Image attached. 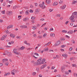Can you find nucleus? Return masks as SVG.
Masks as SVG:
<instances>
[{"label":"nucleus","mask_w":77,"mask_h":77,"mask_svg":"<svg viewBox=\"0 0 77 77\" xmlns=\"http://www.w3.org/2000/svg\"><path fill=\"white\" fill-rule=\"evenodd\" d=\"M6 2H4L3 4V6H5V5H6Z\"/></svg>","instance_id":"obj_47"},{"label":"nucleus","mask_w":77,"mask_h":77,"mask_svg":"<svg viewBox=\"0 0 77 77\" xmlns=\"http://www.w3.org/2000/svg\"><path fill=\"white\" fill-rule=\"evenodd\" d=\"M55 36V35L54 33L51 34V36L53 38Z\"/></svg>","instance_id":"obj_25"},{"label":"nucleus","mask_w":77,"mask_h":77,"mask_svg":"<svg viewBox=\"0 0 77 77\" xmlns=\"http://www.w3.org/2000/svg\"><path fill=\"white\" fill-rule=\"evenodd\" d=\"M5 53L6 54L7 56H9V57H11V56H12V54H11V53L8 52L6 51H5Z\"/></svg>","instance_id":"obj_3"},{"label":"nucleus","mask_w":77,"mask_h":77,"mask_svg":"<svg viewBox=\"0 0 77 77\" xmlns=\"http://www.w3.org/2000/svg\"><path fill=\"white\" fill-rule=\"evenodd\" d=\"M29 12L33 13V10L30 9L29 11Z\"/></svg>","instance_id":"obj_42"},{"label":"nucleus","mask_w":77,"mask_h":77,"mask_svg":"<svg viewBox=\"0 0 77 77\" xmlns=\"http://www.w3.org/2000/svg\"><path fill=\"white\" fill-rule=\"evenodd\" d=\"M3 20L0 19V23H3Z\"/></svg>","instance_id":"obj_46"},{"label":"nucleus","mask_w":77,"mask_h":77,"mask_svg":"<svg viewBox=\"0 0 77 77\" xmlns=\"http://www.w3.org/2000/svg\"><path fill=\"white\" fill-rule=\"evenodd\" d=\"M24 28H26V29H27V26L24 25Z\"/></svg>","instance_id":"obj_62"},{"label":"nucleus","mask_w":77,"mask_h":77,"mask_svg":"<svg viewBox=\"0 0 77 77\" xmlns=\"http://www.w3.org/2000/svg\"><path fill=\"white\" fill-rule=\"evenodd\" d=\"M17 49L16 48H14L13 50V53H14V52H17Z\"/></svg>","instance_id":"obj_26"},{"label":"nucleus","mask_w":77,"mask_h":77,"mask_svg":"<svg viewBox=\"0 0 77 77\" xmlns=\"http://www.w3.org/2000/svg\"><path fill=\"white\" fill-rule=\"evenodd\" d=\"M62 33H67V31L66 30H63L62 31Z\"/></svg>","instance_id":"obj_28"},{"label":"nucleus","mask_w":77,"mask_h":77,"mask_svg":"<svg viewBox=\"0 0 77 77\" xmlns=\"http://www.w3.org/2000/svg\"><path fill=\"white\" fill-rule=\"evenodd\" d=\"M62 55V56H63L64 57H65L66 59L67 58V57H68V55L66 54H64Z\"/></svg>","instance_id":"obj_13"},{"label":"nucleus","mask_w":77,"mask_h":77,"mask_svg":"<svg viewBox=\"0 0 77 77\" xmlns=\"http://www.w3.org/2000/svg\"><path fill=\"white\" fill-rule=\"evenodd\" d=\"M10 74H11L10 72H8L6 73H5L4 74V76L6 77V76H7V75H10Z\"/></svg>","instance_id":"obj_20"},{"label":"nucleus","mask_w":77,"mask_h":77,"mask_svg":"<svg viewBox=\"0 0 77 77\" xmlns=\"http://www.w3.org/2000/svg\"><path fill=\"white\" fill-rule=\"evenodd\" d=\"M42 77V74H39V77Z\"/></svg>","instance_id":"obj_53"},{"label":"nucleus","mask_w":77,"mask_h":77,"mask_svg":"<svg viewBox=\"0 0 77 77\" xmlns=\"http://www.w3.org/2000/svg\"><path fill=\"white\" fill-rule=\"evenodd\" d=\"M73 33V31L72 30H69V31H68L67 33L68 34H72V33Z\"/></svg>","instance_id":"obj_11"},{"label":"nucleus","mask_w":77,"mask_h":77,"mask_svg":"<svg viewBox=\"0 0 77 77\" xmlns=\"http://www.w3.org/2000/svg\"><path fill=\"white\" fill-rule=\"evenodd\" d=\"M57 4H58V3H57V2H55L53 4V5L54 6H56V5H57Z\"/></svg>","instance_id":"obj_18"},{"label":"nucleus","mask_w":77,"mask_h":77,"mask_svg":"<svg viewBox=\"0 0 77 77\" xmlns=\"http://www.w3.org/2000/svg\"><path fill=\"white\" fill-rule=\"evenodd\" d=\"M43 67V68H44L45 67V66H47V64H45V65H42Z\"/></svg>","instance_id":"obj_38"},{"label":"nucleus","mask_w":77,"mask_h":77,"mask_svg":"<svg viewBox=\"0 0 77 77\" xmlns=\"http://www.w3.org/2000/svg\"><path fill=\"white\" fill-rule=\"evenodd\" d=\"M54 68H55V67H54V66H52L51 67V69H54Z\"/></svg>","instance_id":"obj_55"},{"label":"nucleus","mask_w":77,"mask_h":77,"mask_svg":"<svg viewBox=\"0 0 77 77\" xmlns=\"http://www.w3.org/2000/svg\"><path fill=\"white\" fill-rule=\"evenodd\" d=\"M36 35L35 34L33 35V36L34 38H36Z\"/></svg>","instance_id":"obj_41"},{"label":"nucleus","mask_w":77,"mask_h":77,"mask_svg":"<svg viewBox=\"0 0 77 77\" xmlns=\"http://www.w3.org/2000/svg\"><path fill=\"white\" fill-rule=\"evenodd\" d=\"M32 28L34 30H35V29H37V28H36V26H33L32 27Z\"/></svg>","instance_id":"obj_22"},{"label":"nucleus","mask_w":77,"mask_h":77,"mask_svg":"<svg viewBox=\"0 0 77 77\" xmlns=\"http://www.w3.org/2000/svg\"><path fill=\"white\" fill-rule=\"evenodd\" d=\"M42 38V36H41V35H39L38 37V38H39V39H41V38Z\"/></svg>","instance_id":"obj_40"},{"label":"nucleus","mask_w":77,"mask_h":77,"mask_svg":"<svg viewBox=\"0 0 77 77\" xmlns=\"http://www.w3.org/2000/svg\"><path fill=\"white\" fill-rule=\"evenodd\" d=\"M48 47L45 48L43 49L44 51H48Z\"/></svg>","instance_id":"obj_16"},{"label":"nucleus","mask_w":77,"mask_h":77,"mask_svg":"<svg viewBox=\"0 0 77 77\" xmlns=\"http://www.w3.org/2000/svg\"><path fill=\"white\" fill-rule=\"evenodd\" d=\"M39 13V9H37L35 10V12L34 13L35 14H38Z\"/></svg>","instance_id":"obj_10"},{"label":"nucleus","mask_w":77,"mask_h":77,"mask_svg":"<svg viewBox=\"0 0 77 77\" xmlns=\"http://www.w3.org/2000/svg\"><path fill=\"white\" fill-rule=\"evenodd\" d=\"M1 12L2 14H5V10L4 11H1Z\"/></svg>","instance_id":"obj_39"},{"label":"nucleus","mask_w":77,"mask_h":77,"mask_svg":"<svg viewBox=\"0 0 77 77\" xmlns=\"http://www.w3.org/2000/svg\"><path fill=\"white\" fill-rule=\"evenodd\" d=\"M36 62L34 63H33V66H36Z\"/></svg>","instance_id":"obj_54"},{"label":"nucleus","mask_w":77,"mask_h":77,"mask_svg":"<svg viewBox=\"0 0 77 77\" xmlns=\"http://www.w3.org/2000/svg\"><path fill=\"white\" fill-rule=\"evenodd\" d=\"M66 47V45H62L61 46V48H64V47Z\"/></svg>","instance_id":"obj_32"},{"label":"nucleus","mask_w":77,"mask_h":77,"mask_svg":"<svg viewBox=\"0 0 77 77\" xmlns=\"http://www.w3.org/2000/svg\"><path fill=\"white\" fill-rule=\"evenodd\" d=\"M65 66H66V65H63L62 66L61 70L62 72H64V71L65 70Z\"/></svg>","instance_id":"obj_2"},{"label":"nucleus","mask_w":77,"mask_h":77,"mask_svg":"<svg viewBox=\"0 0 77 77\" xmlns=\"http://www.w3.org/2000/svg\"><path fill=\"white\" fill-rule=\"evenodd\" d=\"M14 54H20L19 53L17 52H14Z\"/></svg>","instance_id":"obj_36"},{"label":"nucleus","mask_w":77,"mask_h":77,"mask_svg":"<svg viewBox=\"0 0 77 77\" xmlns=\"http://www.w3.org/2000/svg\"><path fill=\"white\" fill-rule=\"evenodd\" d=\"M42 60V58H40L39 59L37 60V62H36V65H41L42 64H44V62H41V60Z\"/></svg>","instance_id":"obj_1"},{"label":"nucleus","mask_w":77,"mask_h":77,"mask_svg":"<svg viewBox=\"0 0 77 77\" xmlns=\"http://www.w3.org/2000/svg\"><path fill=\"white\" fill-rule=\"evenodd\" d=\"M45 25H46V23H45L44 24H43L42 25V26L41 27H43V26H45Z\"/></svg>","instance_id":"obj_56"},{"label":"nucleus","mask_w":77,"mask_h":77,"mask_svg":"<svg viewBox=\"0 0 77 77\" xmlns=\"http://www.w3.org/2000/svg\"><path fill=\"white\" fill-rule=\"evenodd\" d=\"M53 9H49V11L50 12H52V11H53Z\"/></svg>","instance_id":"obj_50"},{"label":"nucleus","mask_w":77,"mask_h":77,"mask_svg":"<svg viewBox=\"0 0 77 77\" xmlns=\"http://www.w3.org/2000/svg\"><path fill=\"white\" fill-rule=\"evenodd\" d=\"M29 20V19L27 17H26V18H24V19H23V21H28V20Z\"/></svg>","instance_id":"obj_24"},{"label":"nucleus","mask_w":77,"mask_h":77,"mask_svg":"<svg viewBox=\"0 0 77 77\" xmlns=\"http://www.w3.org/2000/svg\"><path fill=\"white\" fill-rule=\"evenodd\" d=\"M64 73L65 74H66V75L67 74V75H69V72H68L66 71Z\"/></svg>","instance_id":"obj_27"},{"label":"nucleus","mask_w":77,"mask_h":77,"mask_svg":"<svg viewBox=\"0 0 77 77\" xmlns=\"http://www.w3.org/2000/svg\"><path fill=\"white\" fill-rule=\"evenodd\" d=\"M72 15L75 17V18H77V11H75L73 12L72 14Z\"/></svg>","instance_id":"obj_5"},{"label":"nucleus","mask_w":77,"mask_h":77,"mask_svg":"<svg viewBox=\"0 0 77 77\" xmlns=\"http://www.w3.org/2000/svg\"><path fill=\"white\" fill-rule=\"evenodd\" d=\"M75 3H77V2H76V1L73 2L72 3V5H74V4H75Z\"/></svg>","instance_id":"obj_33"},{"label":"nucleus","mask_w":77,"mask_h":77,"mask_svg":"<svg viewBox=\"0 0 77 77\" xmlns=\"http://www.w3.org/2000/svg\"><path fill=\"white\" fill-rule=\"evenodd\" d=\"M16 38H17V39L18 38L19 39H21V37L20 36H17Z\"/></svg>","instance_id":"obj_45"},{"label":"nucleus","mask_w":77,"mask_h":77,"mask_svg":"<svg viewBox=\"0 0 77 77\" xmlns=\"http://www.w3.org/2000/svg\"><path fill=\"white\" fill-rule=\"evenodd\" d=\"M18 18L19 19H20L21 18V16H18Z\"/></svg>","instance_id":"obj_58"},{"label":"nucleus","mask_w":77,"mask_h":77,"mask_svg":"<svg viewBox=\"0 0 77 77\" xmlns=\"http://www.w3.org/2000/svg\"><path fill=\"white\" fill-rule=\"evenodd\" d=\"M54 29L53 28H51L50 29V31H51V30H53Z\"/></svg>","instance_id":"obj_64"},{"label":"nucleus","mask_w":77,"mask_h":77,"mask_svg":"<svg viewBox=\"0 0 77 77\" xmlns=\"http://www.w3.org/2000/svg\"><path fill=\"white\" fill-rule=\"evenodd\" d=\"M2 61H3V63H4V62L8 61V59H4L2 60Z\"/></svg>","instance_id":"obj_12"},{"label":"nucleus","mask_w":77,"mask_h":77,"mask_svg":"<svg viewBox=\"0 0 77 77\" xmlns=\"http://www.w3.org/2000/svg\"><path fill=\"white\" fill-rule=\"evenodd\" d=\"M29 11L27 10L25 12V14L26 15H29Z\"/></svg>","instance_id":"obj_21"},{"label":"nucleus","mask_w":77,"mask_h":77,"mask_svg":"<svg viewBox=\"0 0 77 77\" xmlns=\"http://www.w3.org/2000/svg\"><path fill=\"white\" fill-rule=\"evenodd\" d=\"M41 62H45V59L44 58L42 59V60H41Z\"/></svg>","instance_id":"obj_23"},{"label":"nucleus","mask_w":77,"mask_h":77,"mask_svg":"<svg viewBox=\"0 0 77 77\" xmlns=\"http://www.w3.org/2000/svg\"><path fill=\"white\" fill-rule=\"evenodd\" d=\"M48 45H48V43H47V44H45V45H44V46L45 47H47V46H48Z\"/></svg>","instance_id":"obj_48"},{"label":"nucleus","mask_w":77,"mask_h":77,"mask_svg":"<svg viewBox=\"0 0 77 77\" xmlns=\"http://www.w3.org/2000/svg\"><path fill=\"white\" fill-rule=\"evenodd\" d=\"M56 17H60V14H57L56 15Z\"/></svg>","instance_id":"obj_44"},{"label":"nucleus","mask_w":77,"mask_h":77,"mask_svg":"<svg viewBox=\"0 0 77 77\" xmlns=\"http://www.w3.org/2000/svg\"><path fill=\"white\" fill-rule=\"evenodd\" d=\"M24 44H26V45H27V41H26V40H25L24 41Z\"/></svg>","instance_id":"obj_43"},{"label":"nucleus","mask_w":77,"mask_h":77,"mask_svg":"<svg viewBox=\"0 0 77 77\" xmlns=\"http://www.w3.org/2000/svg\"><path fill=\"white\" fill-rule=\"evenodd\" d=\"M34 54H35V55H36L37 56H39V54H38L37 53H35Z\"/></svg>","instance_id":"obj_57"},{"label":"nucleus","mask_w":77,"mask_h":77,"mask_svg":"<svg viewBox=\"0 0 77 77\" xmlns=\"http://www.w3.org/2000/svg\"><path fill=\"white\" fill-rule=\"evenodd\" d=\"M30 7L31 8H33V6L32 5H30Z\"/></svg>","instance_id":"obj_60"},{"label":"nucleus","mask_w":77,"mask_h":77,"mask_svg":"<svg viewBox=\"0 0 77 77\" xmlns=\"http://www.w3.org/2000/svg\"><path fill=\"white\" fill-rule=\"evenodd\" d=\"M10 26V28H12V27H13V25H10V26Z\"/></svg>","instance_id":"obj_52"},{"label":"nucleus","mask_w":77,"mask_h":77,"mask_svg":"<svg viewBox=\"0 0 77 77\" xmlns=\"http://www.w3.org/2000/svg\"><path fill=\"white\" fill-rule=\"evenodd\" d=\"M25 47L22 46L21 48H19L18 49L19 51H20L21 50H23L24 49H25Z\"/></svg>","instance_id":"obj_7"},{"label":"nucleus","mask_w":77,"mask_h":77,"mask_svg":"<svg viewBox=\"0 0 77 77\" xmlns=\"http://www.w3.org/2000/svg\"><path fill=\"white\" fill-rule=\"evenodd\" d=\"M61 44V42L60 41V40H59L58 41L56 42L55 44H54V46L55 47H56L57 46H58V45H59L60 44Z\"/></svg>","instance_id":"obj_4"},{"label":"nucleus","mask_w":77,"mask_h":77,"mask_svg":"<svg viewBox=\"0 0 77 77\" xmlns=\"http://www.w3.org/2000/svg\"><path fill=\"white\" fill-rule=\"evenodd\" d=\"M8 64H9V62H7V63H5V65H6L7 66H8Z\"/></svg>","instance_id":"obj_37"},{"label":"nucleus","mask_w":77,"mask_h":77,"mask_svg":"<svg viewBox=\"0 0 77 77\" xmlns=\"http://www.w3.org/2000/svg\"><path fill=\"white\" fill-rule=\"evenodd\" d=\"M18 7H17V6H15L13 7L14 9H16V8H17Z\"/></svg>","instance_id":"obj_49"},{"label":"nucleus","mask_w":77,"mask_h":77,"mask_svg":"<svg viewBox=\"0 0 77 77\" xmlns=\"http://www.w3.org/2000/svg\"><path fill=\"white\" fill-rule=\"evenodd\" d=\"M12 71L13 72H14V73H17V72H18V70L14 69L12 70Z\"/></svg>","instance_id":"obj_19"},{"label":"nucleus","mask_w":77,"mask_h":77,"mask_svg":"<svg viewBox=\"0 0 77 77\" xmlns=\"http://www.w3.org/2000/svg\"><path fill=\"white\" fill-rule=\"evenodd\" d=\"M51 3V1L50 0H48V2L47 4H49Z\"/></svg>","instance_id":"obj_34"},{"label":"nucleus","mask_w":77,"mask_h":77,"mask_svg":"<svg viewBox=\"0 0 77 77\" xmlns=\"http://www.w3.org/2000/svg\"><path fill=\"white\" fill-rule=\"evenodd\" d=\"M31 63H35V61L34 60H32L31 61Z\"/></svg>","instance_id":"obj_63"},{"label":"nucleus","mask_w":77,"mask_h":77,"mask_svg":"<svg viewBox=\"0 0 77 77\" xmlns=\"http://www.w3.org/2000/svg\"><path fill=\"white\" fill-rule=\"evenodd\" d=\"M65 7H66V5H64L63 6H61L60 8L61 9H65Z\"/></svg>","instance_id":"obj_17"},{"label":"nucleus","mask_w":77,"mask_h":77,"mask_svg":"<svg viewBox=\"0 0 77 77\" xmlns=\"http://www.w3.org/2000/svg\"><path fill=\"white\" fill-rule=\"evenodd\" d=\"M65 37L66 38H69V37L68 36V35H65Z\"/></svg>","instance_id":"obj_61"},{"label":"nucleus","mask_w":77,"mask_h":77,"mask_svg":"<svg viewBox=\"0 0 77 77\" xmlns=\"http://www.w3.org/2000/svg\"><path fill=\"white\" fill-rule=\"evenodd\" d=\"M36 73L35 72H33L32 73V75H34L35 76L36 75Z\"/></svg>","instance_id":"obj_30"},{"label":"nucleus","mask_w":77,"mask_h":77,"mask_svg":"<svg viewBox=\"0 0 77 77\" xmlns=\"http://www.w3.org/2000/svg\"><path fill=\"white\" fill-rule=\"evenodd\" d=\"M7 37V35H5L2 36V37L1 38V40H4V39H5V38H6V37Z\"/></svg>","instance_id":"obj_9"},{"label":"nucleus","mask_w":77,"mask_h":77,"mask_svg":"<svg viewBox=\"0 0 77 77\" xmlns=\"http://www.w3.org/2000/svg\"><path fill=\"white\" fill-rule=\"evenodd\" d=\"M47 35V34L46 33H44L43 35V38H45V37Z\"/></svg>","instance_id":"obj_31"},{"label":"nucleus","mask_w":77,"mask_h":77,"mask_svg":"<svg viewBox=\"0 0 77 77\" xmlns=\"http://www.w3.org/2000/svg\"><path fill=\"white\" fill-rule=\"evenodd\" d=\"M7 14L8 15H11L12 14V12L11 11H8L7 12Z\"/></svg>","instance_id":"obj_8"},{"label":"nucleus","mask_w":77,"mask_h":77,"mask_svg":"<svg viewBox=\"0 0 77 77\" xmlns=\"http://www.w3.org/2000/svg\"><path fill=\"white\" fill-rule=\"evenodd\" d=\"M74 17H74V16H73V15L72 14V15L71 16V17H70V20H74Z\"/></svg>","instance_id":"obj_14"},{"label":"nucleus","mask_w":77,"mask_h":77,"mask_svg":"<svg viewBox=\"0 0 77 77\" xmlns=\"http://www.w3.org/2000/svg\"><path fill=\"white\" fill-rule=\"evenodd\" d=\"M35 18H36V17L34 16H32L31 18V19H32V20H35Z\"/></svg>","instance_id":"obj_29"},{"label":"nucleus","mask_w":77,"mask_h":77,"mask_svg":"<svg viewBox=\"0 0 77 77\" xmlns=\"http://www.w3.org/2000/svg\"><path fill=\"white\" fill-rule=\"evenodd\" d=\"M11 74L13 75H15V73L14 72H13V71L11 72Z\"/></svg>","instance_id":"obj_59"},{"label":"nucleus","mask_w":77,"mask_h":77,"mask_svg":"<svg viewBox=\"0 0 77 77\" xmlns=\"http://www.w3.org/2000/svg\"><path fill=\"white\" fill-rule=\"evenodd\" d=\"M56 77H61V75L59 74L57 75Z\"/></svg>","instance_id":"obj_35"},{"label":"nucleus","mask_w":77,"mask_h":77,"mask_svg":"<svg viewBox=\"0 0 77 77\" xmlns=\"http://www.w3.org/2000/svg\"><path fill=\"white\" fill-rule=\"evenodd\" d=\"M10 37H11V38H14L15 36V35L12 34H10Z\"/></svg>","instance_id":"obj_15"},{"label":"nucleus","mask_w":77,"mask_h":77,"mask_svg":"<svg viewBox=\"0 0 77 77\" xmlns=\"http://www.w3.org/2000/svg\"><path fill=\"white\" fill-rule=\"evenodd\" d=\"M20 27H21L22 29L24 28V26H20Z\"/></svg>","instance_id":"obj_51"},{"label":"nucleus","mask_w":77,"mask_h":77,"mask_svg":"<svg viewBox=\"0 0 77 77\" xmlns=\"http://www.w3.org/2000/svg\"><path fill=\"white\" fill-rule=\"evenodd\" d=\"M43 6L44 5H43V4H40L39 5V6H40L41 8H42L43 9H44V8H45V6L44 5V6L43 7Z\"/></svg>","instance_id":"obj_6"}]
</instances>
